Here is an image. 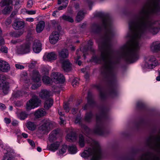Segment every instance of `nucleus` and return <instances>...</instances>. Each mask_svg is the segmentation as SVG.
Here are the masks:
<instances>
[{
  "instance_id": "f257e3e1",
  "label": "nucleus",
  "mask_w": 160,
  "mask_h": 160,
  "mask_svg": "<svg viewBox=\"0 0 160 160\" xmlns=\"http://www.w3.org/2000/svg\"><path fill=\"white\" fill-rule=\"evenodd\" d=\"M146 14L147 11L143 10L135 22L129 23L130 29L133 32L134 35L132 40L124 46L125 52L123 57L126 60L130 63L135 62L139 58L138 51L140 47L139 41L141 38L148 30L152 32L154 29L146 24Z\"/></svg>"
},
{
  "instance_id": "f03ea898",
  "label": "nucleus",
  "mask_w": 160,
  "mask_h": 160,
  "mask_svg": "<svg viewBox=\"0 0 160 160\" xmlns=\"http://www.w3.org/2000/svg\"><path fill=\"white\" fill-rule=\"evenodd\" d=\"M99 48L101 51V58L104 63L105 70L109 72H111L113 70L114 62L111 58V53L109 46L107 42L100 43Z\"/></svg>"
},
{
  "instance_id": "7ed1b4c3",
  "label": "nucleus",
  "mask_w": 160,
  "mask_h": 160,
  "mask_svg": "<svg viewBox=\"0 0 160 160\" xmlns=\"http://www.w3.org/2000/svg\"><path fill=\"white\" fill-rule=\"evenodd\" d=\"M91 140V147L86 148L80 153V156L85 160L90 157L91 158L90 160H99L101 154L99 144L97 142L92 139Z\"/></svg>"
},
{
  "instance_id": "20e7f679",
  "label": "nucleus",
  "mask_w": 160,
  "mask_h": 160,
  "mask_svg": "<svg viewBox=\"0 0 160 160\" xmlns=\"http://www.w3.org/2000/svg\"><path fill=\"white\" fill-rule=\"evenodd\" d=\"M51 79L47 76L43 77L42 80L43 82L46 84H48L53 82L56 84L62 83L65 81L63 75L59 72H53L51 75Z\"/></svg>"
},
{
  "instance_id": "39448f33",
  "label": "nucleus",
  "mask_w": 160,
  "mask_h": 160,
  "mask_svg": "<svg viewBox=\"0 0 160 160\" xmlns=\"http://www.w3.org/2000/svg\"><path fill=\"white\" fill-rule=\"evenodd\" d=\"M68 50L66 49H62L59 52V57L63 59L60 60L61 63L62 64L63 68L66 72L69 71L71 70V65L68 60L63 59L68 58Z\"/></svg>"
},
{
  "instance_id": "423d86ee",
  "label": "nucleus",
  "mask_w": 160,
  "mask_h": 160,
  "mask_svg": "<svg viewBox=\"0 0 160 160\" xmlns=\"http://www.w3.org/2000/svg\"><path fill=\"white\" fill-rule=\"evenodd\" d=\"M158 64L157 61L153 56H150L147 58L142 63V67L144 72L152 69Z\"/></svg>"
},
{
  "instance_id": "0eeeda50",
  "label": "nucleus",
  "mask_w": 160,
  "mask_h": 160,
  "mask_svg": "<svg viewBox=\"0 0 160 160\" xmlns=\"http://www.w3.org/2000/svg\"><path fill=\"white\" fill-rule=\"evenodd\" d=\"M52 92L46 90H43L40 92V96L42 98H46V100L44 103V108L48 109L52 105L53 100L51 98H48L52 95Z\"/></svg>"
},
{
  "instance_id": "6e6552de",
  "label": "nucleus",
  "mask_w": 160,
  "mask_h": 160,
  "mask_svg": "<svg viewBox=\"0 0 160 160\" xmlns=\"http://www.w3.org/2000/svg\"><path fill=\"white\" fill-rule=\"evenodd\" d=\"M52 123L48 119H44L40 124L38 130L42 134H46L49 132L53 128Z\"/></svg>"
},
{
  "instance_id": "1a4fd4ad",
  "label": "nucleus",
  "mask_w": 160,
  "mask_h": 160,
  "mask_svg": "<svg viewBox=\"0 0 160 160\" xmlns=\"http://www.w3.org/2000/svg\"><path fill=\"white\" fill-rule=\"evenodd\" d=\"M41 101L36 96H34L27 102L26 108L30 110L38 107L40 104Z\"/></svg>"
},
{
  "instance_id": "9d476101",
  "label": "nucleus",
  "mask_w": 160,
  "mask_h": 160,
  "mask_svg": "<svg viewBox=\"0 0 160 160\" xmlns=\"http://www.w3.org/2000/svg\"><path fill=\"white\" fill-rule=\"evenodd\" d=\"M12 0H3L0 2V6L1 7H5L4 9L2 10V13L4 14L9 13L12 9Z\"/></svg>"
},
{
  "instance_id": "9b49d317",
  "label": "nucleus",
  "mask_w": 160,
  "mask_h": 160,
  "mask_svg": "<svg viewBox=\"0 0 160 160\" xmlns=\"http://www.w3.org/2000/svg\"><path fill=\"white\" fill-rule=\"evenodd\" d=\"M31 44V42H28L17 47L16 53L18 54H24L29 52L30 50Z\"/></svg>"
},
{
  "instance_id": "f8f14e48",
  "label": "nucleus",
  "mask_w": 160,
  "mask_h": 160,
  "mask_svg": "<svg viewBox=\"0 0 160 160\" xmlns=\"http://www.w3.org/2000/svg\"><path fill=\"white\" fill-rule=\"evenodd\" d=\"M4 152L5 154L2 160H15L14 158L13 151L12 148L8 147L4 150Z\"/></svg>"
},
{
  "instance_id": "ddd939ff",
  "label": "nucleus",
  "mask_w": 160,
  "mask_h": 160,
  "mask_svg": "<svg viewBox=\"0 0 160 160\" xmlns=\"http://www.w3.org/2000/svg\"><path fill=\"white\" fill-rule=\"evenodd\" d=\"M32 79L35 83L32 85V89H35L41 85L40 75L38 72L36 71L33 72Z\"/></svg>"
},
{
  "instance_id": "4468645a",
  "label": "nucleus",
  "mask_w": 160,
  "mask_h": 160,
  "mask_svg": "<svg viewBox=\"0 0 160 160\" xmlns=\"http://www.w3.org/2000/svg\"><path fill=\"white\" fill-rule=\"evenodd\" d=\"M2 75H0V89H2L3 92L6 94L8 91V83L5 81Z\"/></svg>"
},
{
  "instance_id": "2eb2a0df",
  "label": "nucleus",
  "mask_w": 160,
  "mask_h": 160,
  "mask_svg": "<svg viewBox=\"0 0 160 160\" xmlns=\"http://www.w3.org/2000/svg\"><path fill=\"white\" fill-rule=\"evenodd\" d=\"M30 42L32 43V49L35 53H38L41 51V44L39 40H35Z\"/></svg>"
},
{
  "instance_id": "dca6fc26",
  "label": "nucleus",
  "mask_w": 160,
  "mask_h": 160,
  "mask_svg": "<svg viewBox=\"0 0 160 160\" xmlns=\"http://www.w3.org/2000/svg\"><path fill=\"white\" fill-rule=\"evenodd\" d=\"M59 35L58 32H53L49 37V41L51 43L54 44L58 41Z\"/></svg>"
},
{
  "instance_id": "f3484780",
  "label": "nucleus",
  "mask_w": 160,
  "mask_h": 160,
  "mask_svg": "<svg viewBox=\"0 0 160 160\" xmlns=\"http://www.w3.org/2000/svg\"><path fill=\"white\" fill-rule=\"evenodd\" d=\"M57 58V55L54 52H51L48 53H46L44 55L43 59L45 61H51L55 60Z\"/></svg>"
},
{
  "instance_id": "a211bd4d",
  "label": "nucleus",
  "mask_w": 160,
  "mask_h": 160,
  "mask_svg": "<svg viewBox=\"0 0 160 160\" xmlns=\"http://www.w3.org/2000/svg\"><path fill=\"white\" fill-rule=\"evenodd\" d=\"M10 67L8 63L3 61H0V71L6 72L10 69Z\"/></svg>"
},
{
  "instance_id": "6ab92c4d",
  "label": "nucleus",
  "mask_w": 160,
  "mask_h": 160,
  "mask_svg": "<svg viewBox=\"0 0 160 160\" xmlns=\"http://www.w3.org/2000/svg\"><path fill=\"white\" fill-rule=\"evenodd\" d=\"M60 145V142L56 141L52 142L50 145H48V149L53 152L56 151Z\"/></svg>"
},
{
  "instance_id": "aec40b11",
  "label": "nucleus",
  "mask_w": 160,
  "mask_h": 160,
  "mask_svg": "<svg viewBox=\"0 0 160 160\" xmlns=\"http://www.w3.org/2000/svg\"><path fill=\"white\" fill-rule=\"evenodd\" d=\"M16 113L18 117L21 120H23L27 118L28 116V114L24 111H18Z\"/></svg>"
},
{
  "instance_id": "412c9836",
  "label": "nucleus",
  "mask_w": 160,
  "mask_h": 160,
  "mask_svg": "<svg viewBox=\"0 0 160 160\" xmlns=\"http://www.w3.org/2000/svg\"><path fill=\"white\" fill-rule=\"evenodd\" d=\"M24 22L21 21H16L13 24V27L15 29H21L24 27Z\"/></svg>"
},
{
  "instance_id": "4be33fe9",
  "label": "nucleus",
  "mask_w": 160,
  "mask_h": 160,
  "mask_svg": "<svg viewBox=\"0 0 160 160\" xmlns=\"http://www.w3.org/2000/svg\"><path fill=\"white\" fill-rule=\"evenodd\" d=\"M67 149V145H64L60 148L57 152L58 155L60 157L64 156L66 155V151Z\"/></svg>"
},
{
  "instance_id": "5701e85b",
  "label": "nucleus",
  "mask_w": 160,
  "mask_h": 160,
  "mask_svg": "<svg viewBox=\"0 0 160 160\" xmlns=\"http://www.w3.org/2000/svg\"><path fill=\"white\" fill-rule=\"evenodd\" d=\"M151 49L153 52L160 50V43L158 42H155L151 45Z\"/></svg>"
},
{
  "instance_id": "b1692460",
  "label": "nucleus",
  "mask_w": 160,
  "mask_h": 160,
  "mask_svg": "<svg viewBox=\"0 0 160 160\" xmlns=\"http://www.w3.org/2000/svg\"><path fill=\"white\" fill-rule=\"evenodd\" d=\"M46 112L44 109H39L35 112V115L37 118H39L43 117L46 114Z\"/></svg>"
},
{
  "instance_id": "393cba45",
  "label": "nucleus",
  "mask_w": 160,
  "mask_h": 160,
  "mask_svg": "<svg viewBox=\"0 0 160 160\" xmlns=\"http://www.w3.org/2000/svg\"><path fill=\"white\" fill-rule=\"evenodd\" d=\"M45 27V23L43 21L39 22L36 26V30L38 33H40L43 30Z\"/></svg>"
},
{
  "instance_id": "a878e982",
  "label": "nucleus",
  "mask_w": 160,
  "mask_h": 160,
  "mask_svg": "<svg viewBox=\"0 0 160 160\" xmlns=\"http://www.w3.org/2000/svg\"><path fill=\"white\" fill-rule=\"evenodd\" d=\"M158 3L156 0L153 1L150 6V8L153 12H155L158 9Z\"/></svg>"
},
{
  "instance_id": "bb28decb",
  "label": "nucleus",
  "mask_w": 160,
  "mask_h": 160,
  "mask_svg": "<svg viewBox=\"0 0 160 160\" xmlns=\"http://www.w3.org/2000/svg\"><path fill=\"white\" fill-rule=\"evenodd\" d=\"M76 135L73 132L68 134L66 136L67 140L69 141H74L76 140Z\"/></svg>"
},
{
  "instance_id": "cd10ccee",
  "label": "nucleus",
  "mask_w": 160,
  "mask_h": 160,
  "mask_svg": "<svg viewBox=\"0 0 160 160\" xmlns=\"http://www.w3.org/2000/svg\"><path fill=\"white\" fill-rule=\"evenodd\" d=\"M36 126L37 124L35 123L31 122H28L27 125V128L31 130H34L36 129Z\"/></svg>"
},
{
  "instance_id": "c85d7f7f",
  "label": "nucleus",
  "mask_w": 160,
  "mask_h": 160,
  "mask_svg": "<svg viewBox=\"0 0 160 160\" xmlns=\"http://www.w3.org/2000/svg\"><path fill=\"white\" fill-rule=\"evenodd\" d=\"M55 131H53L50 133L49 137V141L52 142H56V140L57 138L56 137V133H55Z\"/></svg>"
},
{
  "instance_id": "c756f323",
  "label": "nucleus",
  "mask_w": 160,
  "mask_h": 160,
  "mask_svg": "<svg viewBox=\"0 0 160 160\" xmlns=\"http://www.w3.org/2000/svg\"><path fill=\"white\" fill-rule=\"evenodd\" d=\"M69 153L72 154H75L77 152L76 147L75 146H70L68 148Z\"/></svg>"
},
{
  "instance_id": "7c9ffc66",
  "label": "nucleus",
  "mask_w": 160,
  "mask_h": 160,
  "mask_svg": "<svg viewBox=\"0 0 160 160\" xmlns=\"http://www.w3.org/2000/svg\"><path fill=\"white\" fill-rule=\"evenodd\" d=\"M84 16V13L82 11H80L78 13V15L76 17V20L78 22H79L83 18Z\"/></svg>"
},
{
  "instance_id": "2f4dec72",
  "label": "nucleus",
  "mask_w": 160,
  "mask_h": 160,
  "mask_svg": "<svg viewBox=\"0 0 160 160\" xmlns=\"http://www.w3.org/2000/svg\"><path fill=\"white\" fill-rule=\"evenodd\" d=\"M79 143L80 146L81 147H83L84 145V141L83 136L82 135H80L79 137Z\"/></svg>"
},
{
  "instance_id": "473e14b6",
  "label": "nucleus",
  "mask_w": 160,
  "mask_h": 160,
  "mask_svg": "<svg viewBox=\"0 0 160 160\" xmlns=\"http://www.w3.org/2000/svg\"><path fill=\"white\" fill-rule=\"evenodd\" d=\"M62 18L64 20L70 22H72L73 21L72 18L68 16L63 15Z\"/></svg>"
},
{
  "instance_id": "72a5a7b5",
  "label": "nucleus",
  "mask_w": 160,
  "mask_h": 160,
  "mask_svg": "<svg viewBox=\"0 0 160 160\" xmlns=\"http://www.w3.org/2000/svg\"><path fill=\"white\" fill-rule=\"evenodd\" d=\"M79 79L78 78H74L72 82V85L73 87H75L77 86L78 84Z\"/></svg>"
},
{
  "instance_id": "f704fd0d",
  "label": "nucleus",
  "mask_w": 160,
  "mask_h": 160,
  "mask_svg": "<svg viewBox=\"0 0 160 160\" xmlns=\"http://www.w3.org/2000/svg\"><path fill=\"white\" fill-rule=\"evenodd\" d=\"M68 3V0H66L63 2V6H61L58 8V10H62L65 8L67 6Z\"/></svg>"
},
{
  "instance_id": "c9c22d12",
  "label": "nucleus",
  "mask_w": 160,
  "mask_h": 160,
  "mask_svg": "<svg viewBox=\"0 0 160 160\" xmlns=\"http://www.w3.org/2000/svg\"><path fill=\"white\" fill-rule=\"evenodd\" d=\"M23 32H14L12 33V36L15 37H18L22 35Z\"/></svg>"
},
{
  "instance_id": "e433bc0d",
  "label": "nucleus",
  "mask_w": 160,
  "mask_h": 160,
  "mask_svg": "<svg viewBox=\"0 0 160 160\" xmlns=\"http://www.w3.org/2000/svg\"><path fill=\"white\" fill-rule=\"evenodd\" d=\"M28 141L32 148H33L35 147L34 142L32 140L30 139H28Z\"/></svg>"
},
{
  "instance_id": "4c0bfd02",
  "label": "nucleus",
  "mask_w": 160,
  "mask_h": 160,
  "mask_svg": "<svg viewBox=\"0 0 160 160\" xmlns=\"http://www.w3.org/2000/svg\"><path fill=\"white\" fill-rule=\"evenodd\" d=\"M22 92L21 91H18L15 93H13V96L16 97H18L20 96H22Z\"/></svg>"
},
{
  "instance_id": "58836bf2",
  "label": "nucleus",
  "mask_w": 160,
  "mask_h": 160,
  "mask_svg": "<svg viewBox=\"0 0 160 160\" xmlns=\"http://www.w3.org/2000/svg\"><path fill=\"white\" fill-rule=\"evenodd\" d=\"M102 128L101 127H98L97 128L96 132V133H98L99 135L102 134Z\"/></svg>"
},
{
  "instance_id": "ea45409f",
  "label": "nucleus",
  "mask_w": 160,
  "mask_h": 160,
  "mask_svg": "<svg viewBox=\"0 0 160 160\" xmlns=\"http://www.w3.org/2000/svg\"><path fill=\"white\" fill-rule=\"evenodd\" d=\"M0 50L2 52L6 53L8 52V48L5 46L2 47L0 49Z\"/></svg>"
},
{
  "instance_id": "a19ab883",
  "label": "nucleus",
  "mask_w": 160,
  "mask_h": 160,
  "mask_svg": "<svg viewBox=\"0 0 160 160\" xmlns=\"http://www.w3.org/2000/svg\"><path fill=\"white\" fill-rule=\"evenodd\" d=\"M112 34V31L110 30H108L106 33V37H108L111 36Z\"/></svg>"
},
{
  "instance_id": "79ce46f5",
  "label": "nucleus",
  "mask_w": 160,
  "mask_h": 160,
  "mask_svg": "<svg viewBox=\"0 0 160 160\" xmlns=\"http://www.w3.org/2000/svg\"><path fill=\"white\" fill-rule=\"evenodd\" d=\"M29 15H33L35 14L36 13V10H28L26 12Z\"/></svg>"
},
{
  "instance_id": "37998d69",
  "label": "nucleus",
  "mask_w": 160,
  "mask_h": 160,
  "mask_svg": "<svg viewBox=\"0 0 160 160\" xmlns=\"http://www.w3.org/2000/svg\"><path fill=\"white\" fill-rule=\"evenodd\" d=\"M92 116V114L91 113H88V114H87L86 117H85V119L88 121H89V119Z\"/></svg>"
},
{
  "instance_id": "c03bdc74",
  "label": "nucleus",
  "mask_w": 160,
  "mask_h": 160,
  "mask_svg": "<svg viewBox=\"0 0 160 160\" xmlns=\"http://www.w3.org/2000/svg\"><path fill=\"white\" fill-rule=\"evenodd\" d=\"M15 67L17 68L18 69H22L24 68L23 66L18 64H15Z\"/></svg>"
},
{
  "instance_id": "a18cd8bd",
  "label": "nucleus",
  "mask_w": 160,
  "mask_h": 160,
  "mask_svg": "<svg viewBox=\"0 0 160 160\" xmlns=\"http://www.w3.org/2000/svg\"><path fill=\"white\" fill-rule=\"evenodd\" d=\"M64 110H65L66 112H68L69 111V109L68 108V106L67 104H65L64 105Z\"/></svg>"
},
{
  "instance_id": "49530a36",
  "label": "nucleus",
  "mask_w": 160,
  "mask_h": 160,
  "mask_svg": "<svg viewBox=\"0 0 160 160\" xmlns=\"http://www.w3.org/2000/svg\"><path fill=\"white\" fill-rule=\"evenodd\" d=\"M103 23L104 25L106 26L108 24V20L106 19L105 18L103 20Z\"/></svg>"
},
{
  "instance_id": "de8ad7c7",
  "label": "nucleus",
  "mask_w": 160,
  "mask_h": 160,
  "mask_svg": "<svg viewBox=\"0 0 160 160\" xmlns=\"http://www.w3.org/2000/svg\"><path fill=\"white\" fill-rule=\"evenodd\" d=\"M33 5V2L32 0H29L28 2V7H31Z\"/></svg>"
},
{
  "instance_id": "09e8293b",
  "label": "nucleus",
  "mask_w": 160,
  "mask_h": 160,
  "mask_svg": "<svg viewBox=\"0 0 160 160\" xmlns=\"http://www.w3.org/2000/svg\"><path fill=\"white\" fill-rule=\"evenodd\" d=\"M12 124L14 126H17L18 124V122L15 120H13L12 121Z\"/></svg>"
},
{
  "instance_id": "8fccbe9b",
  "label": "nucleus",
  "mask_w": 160,
  "mask_h": 160,
  "mask_svg": "<svg viewBox=\"0 0 160 160\" xmlns=\"http://www.w3.org/2000/svg\"><path fill=\"white\" fill-rule=\"evenodd\" d=\"M5 43L4 39L2 38H0V46L4 44Z\"/></svg>"
},
{
  "instance_id": "3c124183",
  "label": "nucleus",
  "mask_w": 160,
  "mask_h": 160,
  "mask_svg": "<svg viewBox=\"0 0 160 160\" xmlns=\"http://www.w3.org/2000/svg\"><path fill=\"white\" fill-rule=\"evenodd\" d=\"M4 121L5 123L7 124H9L10 122L11 121L9 118H4Z\"/></svg>"
},
{
  "instance_id": "603ef678",
  "label": "nucleus",
  "mask_w": 160,
  "mask_h": 160,
  "mask_svg": "<svg viewBox=\"0 0 160 160\" xmlns=\"http://www.w3.org/2000/svg\"><path fill=\"white\" fill-rule=\"evenodd\" d=\"M26 20L29 22H32L34 21V19L32 18H26Z\"/></svg>"
},
{
  "instance_id": "864d4df0",
  "label": "nucleus",
  "mask_w": 160,
  "mask_h": 160,
  "mask_svg": "<svg viewBox=\"0 0 160 160\" xmlns=\"http://www.w3.org/2000/svg\"><path fill=\"white\" fill-rule=\"evenodd\" d=\"M60 118V124H64L65 122V121L63 119V118L61 117Z\"/></svg>"
},
{
  "instance_id": "5fc2aeb1",
  "label": "nucleus",
  "mask_w": 160,
  "mask_h": 160,
  "mask_svg": "<svg viewBox=\"0 0 160 160\" xmlns=\"http://www.w3.org/2000/svg\"><path fill=\"white\" fill-rule=\"evenodd\" d=\"M18 42V41L17 40H12L11 42V43L12 44H15Z\"/></svg>"
},
{
  "instance_id": "6e6d98bb",
  "label": "nucleus",
  "mask_w": 160,
  "mask_h": 160,
  "mask_svg": "<svg viewBox=\"0 0 160 160\" xmlns=\"http://www.w3.org/2000/svg\"><path fill=\"white\" fill-rule=\"evenodd\" d=\"M159 76H157L156 78L157 81H160V71L158 72Z\"/></svg>"
},
{
  "instance_id": "4d7b16f0",
  "label": "nucleus",
  "mask_w": 160,
  "mask_h": 160,
  "mask_svg": "<svg viewBox=\"0 0 160 160\" xmlns=\"http://www.w3.org/2000/svg\"><path fill=\"white\" fill-rule=\"evenodd\" d=\"M0 108L2 109H4L5 108L4 105L2 103H0Z\"/></svg>"
},
{
  "instance_id": "13d9d810",
  "label": "nucleus",
  "mask_w": 160,
  "mask_h": 160,
  "mask_svg": "<svg viewBox=\"0 0 160 160\" xmlns=\"http://www.w3.org/2000/svg\"><path fill=\"white\" fill-rule=\"evenodd\" d=\"M22 135L23 137L25 138H27L28 137V135L25 133H22Z\"/></svg>"
},
{
  "instance_id": "bf43d9fd",
  "label": "nucleus",
  "mask_w": 160,
  "mask_h": 160,
  "mask_svg": "<svg viewBox=\"0 0 160 160\" xmlns=\"http://www.w3.org/2000/svg\"><path fill=\"white\" fill-rule=\"evenodd\" d=\"M79 121H80L79 118H76V119L75 120V122L76 123H78V122H79Z\"/></svg>"
},
{
  "instance_id": "052dcab7",
  "label": "nucleus",
  "mask_w": 160,
  "mask_h": 160,
  "mask_svg": "<svg viewBox=\"0 0 160 160\" xmlns=\"http://www.w3.org/2000/svg\"><path fill=\"white\" fill-rule=\"evenodd\" d=\"M37 150L39 152H41L42 151V149L39 147L37 148Z\"/></svg>"
},
{
  "instance_id": "680f3d73",
  "label": "nucleus",
  "mask_w": 160,
  "mask_h": 160,
  "mask_svg": "<svg viewBox=\"0 0 160 160\" xmlns=\"http://www.w3.org/2000/svg\"><path fill=\"white\" fill-rule=\"evenodd\" d=\"M57 12H58L57 11H54V12H53L52 13V16H55L56 15V14Z\"/></svg>"
},
{
  "instance_id": "e2e57ef3",
  "label": "nucleus",
  "mask_w": 160,
  "mask_h": 160,
  "mask_svg": "<svg viewBox=\"0 0 160 160\" xmlns=\"http://www.w3.org/2000/svg\"><path fill=\"white\" fill-rule=\"evenodd\" d=\"M58 113L61 116L62 115H63V114L62 113L61 110H59L58 111Z\"/></svg>"
},
{
  "instance_id": "0e129e2a",
  "label": "nucleus",
  "mask_w": 160,
  "mask_h": 160,
  "mask_svg": "<svg viewBox=\"0 0 160 160\" xmlns=\"http://www.w3.org/2000/svg\"><path fill=\"white\" fill-rule=\"evenodd\" d=\"M63 0H58V3L59 4H61V2Z\"/></svg>"
},
{
  "instance_id": "69168bd1",
  "label": "nucleus",
  "mask_w": 160,
  "mask_h": 160,
  "mask_svg": "<svg viewBox=\"0 0 160 160\" xmlns=\"http://www.w3.org/2000/svg\"><path fill=\"white\" fill-rule=\"evenodd\" d=\"M78 64L79 66L81 65L82 64V62L80 61H78Z\"/></svg>"
},
{
  "instance_id": "338daca9",
  "label": "nucleus",
  "mask_w": 160,
  "mask_h": 160,
  "mask_svg": "<svg viewBox=\"0 0 160 160\" xmlns=\"http://www.w3.org/2000/svg\"><path fill=\"white\" fill-rule=\"evenodd\" d=\"M12 106H10L9 107V109L10 110V111H12Z\"/></svg>"
},
{
  "instance_id": "774afa93",
  "label": "nucleus",
  "mask_w": 160,
  "mask_h": 160,
  "mask_svg": "<svg viewBox=\"0 0 160 160\" xmlns=\"http://www.w3.org/2000/svg\"><path fill=\"white\" fill-rule=\"evenodd\" d=\"M139 103H141V102H138L137 103V106L138 107L139 106Z\"/></svg>"
}]
</instances>
